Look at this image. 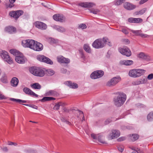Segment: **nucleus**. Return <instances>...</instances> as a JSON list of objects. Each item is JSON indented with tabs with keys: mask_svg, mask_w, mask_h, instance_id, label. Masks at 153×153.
<instances>
[{
	"mask_svg": "<svg viewBox=\"0 0 153 153\" xmlns=\"http://www.w3.org/2000/svg\"><path fill=\"white\" fill-rule=\"evenodd\" d=\"M97 138L98 141L100 142L103 144L106 143L104 141L103 139L102 138V136L100 135L98 136L97 137Z\"/></svg>",
	"mask_w": 153,
	"mask_h": 153,
	"instance_id": "obj_39",
	"label": "nucleus"
},
{
	"mask_svg": "<svg viewBox=\"0 0 153 153\" xmlns=\"http://www.w3.org/2000/svg\"><path fill=\"white\" fill-rule=\"evenodd\" d=\"M117 95L113 99L114 105L117 107H120L123 105L126 100V94L122 92L117 93Z\"/></svg>",
	"mask_w": 153,
	"mask_h": 153,
	"instance_id": "obj_1",
	"label": "nucleus"
},
{
	"mask_svg": "<svg viewBox=\"0 0 153 153\" xmlns=\"http://www.w3.org/2000/svg\"><path fill=\"white\" fill-rule=\"evenodd\" d=\"M90 12L94 14H97L100 12V10L97 9H91L90 10Z\"/></svg>",
	"mask_w": 153,
	"mask_h": 153,
	"instance_id": "obj_41",
	"label": "nucleus"
},
{
	"mask_svg": "<svg viewBox=\"0 0 153 153\" xmlns=\"http://www.w3.org/2000/svg\"><path fill=\"white\" fill-rule=\"evenodd\" d=\"M147 119L148 121H151L153 120V112H150L148 115Z\"/></svg>",
	"mask_w": 153,
	"mask_h": 153,
	"instance_id": "obj_32",
	"label": "nucleus"
},
{
	"mask_svg": "<svg viewBox=\"0 0 153 153\" xmlns=\"http://www.w3.org/2000/svg\"><path fill=\"white\" fill-rule=\"evenodd\" d=\"M58 30H59L58 31L60 32H64L65 31V28L62 27H59V29Z\"/></svg>",
	"mask_w": 153,
	"mask_h": 153,
	"instance_id": "obj_46",
	"label": "nucleus"
},
{
	"mask_svg": "<svg viewBox=\"0 0 153 153\" xmlns=\"http://www.w3.org/2000/svg\"><path fill=\"white\" fill-rule=\"evenodd\" d=\"M145 72L146 70L143 69H133L129 71L128 75L131 77L137 78L143 75Z\"/></svg>",
	"mask_w": 153,
	"mask_h": 153,
	"instance_id": "obj_3",
	"label": "nucleus"
},
{
	"mask_svg": "<svg viewBox=\"0 0 153 153\" xmlns=\"http://www.w3.org/2000/svg\"><path fill=\"white\" fill-rule=\"evenodd\" d=\"M53 18V19H63L65 18V17L62 14H57L54 15Z\"/></svg>",
	"mask_w": 153,
	"mask_h": 153,
	"instance_id": "obj_26",
	"label": "nucleus"
},
{
	"mask_svg": "<svg viewBox=\"0 0 153 153\" xmlns=\"http://www.w3.org/2000/svg\"><path fill=\"white\" fill-rule=\"evenodd\" d=\"M55 99L53 97H44L41 100L42 102H44L46 101H50L55 100Z\"/></svg>",
	"mask_w": 153,
	"mask_h": 153,
	"instance_id": "obj_31",
	"label": "nucleus"
},
{
	"mask_svg": "<svg viewBox=\"0 0 153 153\" xmlns=\"http://www.w3.org/2000/svg\"><path fill=\"white\" fill-rule=\"evenodd\" d=\"M0 56L8 64H11L13 63V59L10 57L7 52L5 51L0 50Z\"/></svg>",
	"mask_w": 153,
	"mask_h": 153,
	"instance_id": "obj_6",
	"label": "nucleus"
},
{
	"mask_svg": "<svg viewBox=\"0 0 153 153\" xmlns=\"http://www.w3.org/2000/svg\"><path fill=\"white\" fill-rule=\"evenodd\" d=\"M23 13V12L21 10H18L14 11H11L9 13L11 16L15 18H18Z\"/></svg>",
	"mask_w": 153,
	"mask_h": 153,
	"instance_id": "obj_12",
	"label": "nucleus"
},
{
	"mask_svg": "<svg viewBox=\"0 0 153 153\" xmlns=\"http://www.w3.org/2000/svg\"><path fill=\"white\" fill-rule=\"evenodd\" d=\"M59 106L58 103H56L53 108V109L55 110H57L59 109Z\"/></svg>",
	"mask_w": 153,
	"mask_h": 153,
	"instance_id": "obj_49",
	"label": "nucleus"
},
{
	"mask_svg": "<svg viewBox=\"0 0 153 153\" xmlns=\"http://www.w3.org/2000/svg\"><path fill=\"white\" fill-rule=\"evenodd\" d=\"M118 50L120 53L127 56H129L131 54L130 50L126 47H124L123 48H120Z\"/></svg>",
	"mask_w": 153,
	"mask_h": 153,
	"instance_id": "obj_9",
	"label": "nucleus"
},
{
	"mask_svg": "<svg viewBox=\"0 0 153 153\" xmlns=\"http://www.w3.org/2000/svg\"><path fill=\"white\" fill-rule=\"evenodd\" d=\"M145 54L143 53H140L138 55V57L139 58L143 60L145 56Z\"/></svg>",
	"mask_w": 153,
	"mask_h": 153,
	"instance_id": "obj_43",
	"label": "nucleus"
},
{
	"mask_svg": "<svg viewBox=\"0 0 153 153\" xmlns=\"http://www.w3.org/2000/svg\"><path fill=\"white\" fill-rule=\"evenodd\" d=\"M62 72L65 73L67 71V70L66 69H65L64 68H62L61 70Z\"/></svg>",
	"mask_w": 153,
	"mask_h": 153,
	"instance_id": "obj_64",
	"label": "nucleus"
},
{
	"mask_svg": "<svg viewBox=\"0 0 153 153\" xmlns=\"http://www.w3.org/2000/svg\"><path fill=\"white\" fill-rule=\"evenodd\" d=\"M34 26L37 28L42 30H45L47 27L46 25L42 22L37 21L34 23Z\"/></svg>",
	"mask_w": 153,
	"mask_h": 153,
	"instance_id": "obj_14",
	"label": "nucleus"
},
{
	"mask_svg": "<svg viewBox=\"0 0 153 153\" xmlns=\"http://www.w3.org/2000/svg\"><path fill=\"white\" fill-rule=\"evenodd\" d=\"M65 84L70 88L75 89L78 87V85L77 84L74 82H72L70 81L66 82Z\"/></svg>",
	"mask_w": 153,
	"mask_h": 153,
	"instance_id": "obj_20",
	"label": "nucleus"
},
{
	"mask_svg": "<svg viewBox=\"0 0 153 153\" xmlns=\"http://www.w3.org/2000/svg\"><path fill=\"white\" fill-rule=\"evenodd\" d=\"M125 139H126V138L125 137H120L119 138H118L117 139V140L118 141L120 142V141H123L125 140Z\"/></svg>",
	"mask_w": 153,
	"mask_h": 153,
	"instance_id": "obj_54",
	"label": "nucleus"
},
{
	"mask_svg": "<svg viewBox=\"0 0 153 153\" xmlns=\"http://www.w3.org/2000/svg\"><path fill=\"white\" fill-rule=\"evenodd\" d=\"M10 83L12 86L16 87L18 85L19 80L16 77H14L12 78Z\"/></svg>",
	"mask_w": 153,
	"mask_h": 153,
	"instance_id": "obj_23",
	"label": "nucleus"
},
{
	"mask_svg": "<svg viewBox=\"0 0 153 153\" xmlns=\"http://www.w3.org/2000/svg\"><path fill=\"white\" fill-rule=\"evenodd\" d=\"M22 45L25 47H27L32 49L35 43V40L31 39L24 40L22 41Z\"/></svg>",
	"mask_w": 153,
	"mask_h": 153,
	"instance_id": "obj_7",
	"label": "nucleus"
},
{
	"mask_svg": "<svg viewBox=\"0 0 153 153\" xmlns=\"http://www.w3.org/2000/svg\"><path fill=\"white\" fill-rule=\"evenodd\" d=\"M83 48L85 51L88 53H91V51L89 46L87 44H85L83 46Z\"/></svg>",
	"mask_w": 153,
	"mask_h": 153,
	"instance_id": "obj_30",
	"label": "nucleus"
},
{
	"mask_svg": "<svg viewBox=\"0 0 153 153\" xmlns=\"http://www.w3.org/2000/svg\"><path fill=\"white\" fill-rule=\"evenodd\" d=\"M111 121L112 120L110 119H108L105 121V125H107L111 122Z\"/></svg>",
	"mask_w": 153,
	"mask_h": 153,
	"instance_id": "obj_56",
	"label": "nucleus"
},
{
	"mask_svg": "<svg viewBox=\"0 0 153 153\" xmlns=\"http://www.w3.org/2000/svg\"><path fill=\"white\" fill-rule=\"evenodd\" d=\"M58 104H59V106H64L66 105V103L65 102H59L58 103Z\"/></svg>",
	"mask_w": 153,
	"mask_h": 153,
	"instance_id": "obj_53",
	"label": "nucleus"
},
{
	"mask_svg": "<svg viewBox=\"0 0 153 153\" xmlns=\"http://www.w3.org/2000/svg\"><path fill=\"white\" fill-rule=\"evenodd\" d=\"M120 135V132L118 130H112L109 134L111 139H114L119 137Z\"/></svg>",
	"mask_w": 153,
	"mask_h": 153,
	"instance_id": "obj_13",
	"label": "nucleus"
},
{
	"mask_svg": "<svg viewBox=\"0 0 153 153\" xmlns=\"http://www.w3.org/2000/svg\"><path fill=\"white\" fill-rule=\"evenodd\" d=\"M2 150L3 151L7 152L8 151V149L7 147H4L3 148H2Z\"/></svg>",
	"mask_w": 153,
	"mask_h": 153,
	"instance_id": "obj_63",
	"label": "nucleus"
},
{
	"mask_svg": "<svg viewBox=\"0 0 153 153\" xmlns=\"http://www.w3.org/2000/svg\"><path fill=\"white\" fill-rule=\"evenodd\" d=\"M6 97L4 95L0 94V100L5 99Z\"/></svg>",
	"mask_w": 153,
	"mask_h": 153,
	"instance_id": "obj_60",
	"label": "nucleus"
},
{
	"mask_svg": "<svg viewBox=\"0 0 153 153\" xmlns=\"http://www.w3.org/2000/svg\"><path fill=\"white\" fill-rule=\"evenodd\" d=\"M7 144L9 145H14L15 146H17L18 144L16 143L13 142L11 141H8Z\"/></svg>",
	"mask_w": 153,
	"mask_h": 153,
	"instance_id": "obj_45",
	"label": "nucleus"
},
{
	"mask_svg": "<svg viewBox=\"0 0 153 153\" xmlns=\"http://www.w3.org/2000/svg\"><path fill=\"white\" fill-rule=\"evenodd\" d=\"M91 136L93 139L96 140L97 138L96 135L94 134H91Z\"/></svg>",
	"mask_w": 153,
	"mask_h": 153,
	"instance_id": "obj_57",
	"label": "nucleus"
},
{
	"mask_svg": "<svg viewBox=\"0 0 153 153\" xmlns=\"http://www.w3.org/2000/svg\"><path fill=\"white\" fill-rule=\"evenodd\" d=\"M23 91L27 94L32 96L35 97H37L38 95L32 91L29 88L25 87L23 89Z\"/></svg>",
	"mask_w": 153,
	"mask_h": 153,
	"instance_id": "obj_17",
	"label": "nucleus"
},
{
	"mask_svg": "<svg viewBox=\"0 0 153 153\" xmlns=\"http://www.w3.org/2000/svg\"><path fill=\"white\" fill-rule=\"evenodd\" d=\"M126 0H115L114 1V4L115 5H119L121 4Z\"/></svg>",
	"mask_w": 153,
	"mask_h": 153,
	"instance_id": "obj_36",
	"label": "nucleus"
},
{
	"mask_svg": "<svg viewBox=\"0 0 153 153\" xmlns=\"http://www.w3.org/2000/svg\"><path fill=\"white\" fill-rule=\"evenodd\" d=\"M104 72L102 71H97L93 72L91 75L90 77L92 79H96L102 77L104 75Z\"/></svg>",
	"mask_w": 153,
	"mask_h": 153,
	"instance_id": "obj_10",
	"label": "nucleus"
},
{
	"mask_svg": "<svg viewBox=\"0 0 153 153\" xmlns=\"http://www.w3.org/2000/svg\"><path fill=\"white\" fill-rule=\"evenodd\" d=\"M80 53L81 54V58L83 59H84L85 58V56L84 55V54L83 52L81 51L80 52Z\"/></svg>",
	"mask_w": 153,
	"mask_h": 153,
	"instance_id": "obj_62",
	"label": "nucleus"
},
{
	"mask_svg": "<svg viewBox=\"0 0 153 153\" xmlns=\"http://www.w3.org/2000/svg\"><path fill=\"white\" fill-rule=\"evenodd\" d=\"M1 80L3 83H6L8 82L7 76L5 74L2 76Z\"/></svg>",
	"mask_w": 153,
	"mask_h": 153,
	"instance_id": "obj_35",
	"label": "nucleus"
},
{
	"mask_svg": "<svg viewBox=\"0 0 153 153\" xmlns=\"http://www.w3.org/2000/svg\"><path fill=\"white\" fill-rule=\"evenodd\" d=\"M123 42L126 44H128L130 43L129 41L127 39H123Z\"/></svg>",
	"mask_w": 153,
	"mask_h": 153,
	"instance_id": "obj_52",
	"label": "nucleus"
},
{
	"mask_svg": "<svg viewBox=\"0 0 153 153\" xmlns=\"http://www.w3.org/2000/svg\"><path fill=\"white\" fill-rule=\"evenodd\" d=\"M151 60V58L149 56L145 54V56L143 60H145L147 61H150Z\"/></svg>",
	"mask_w": 153,
	"mask_h": 153,
	"instance_id": "obj_42",
	"label": "nucleus"
},
{
	"mask_svg": "<svg viewBox=\"0 0 153 153\" xmlns=\"http://www.w3.org/2000/svg\"><path fill=\"white\" fill-rule=\"evenodd\" d=\"M131 31L134 34V35L136 36H140L141 33L142 32L141 30H131Z\"/></svg>",
	"mask_w": 153,
	"mask_h": 153,
	"instance_id": "obj_34",
	"label": "nucleus"
},
{
	"mask_svg": "<svg viewBox=\"0 0 153 153\" xmlns=\"http://www.w3.org/2000/svg\"><path fill=\"white\" fill-rule=\"evenodd\" d=\"M133 62L131 60H123L120 61V63L121 65H130L133 64Z\"/></svg>",
	"mask_w": 153,
	"mask_h": 153,
	"instance_id": "obj_22",
	"label": "nucleus"
},
{
	"mask_svg": "<svg viewBox=\"0 0 153 153\" xmlns=\"http://www.w3.org/2000/svg\"><path fill=\"white\" fill-rule=\"evenodd\" d=\"M146 10V8H144L139 11L136 12L135 14L136 15H142L143 14Z\"/></svg>",
	"mask_w": 153,
	"mask_h": 153,
	"instance_id": "obj_37",
	"label": "nucleus"
},
{
	"mask_svg": "<svg viewBox=\"0 0 153 153\" xmlns=\"http://www.w3.org/2000/svg\"><path fill=\"white\" fill-rule=\"evenodd\" d=\"M140 36L143 38H145L149 37H150V36L141 33Z\"/></svg>",
	"mask_w": 153,
	"mask_h": 153,
	"instance_id": "obj_48",
	"label": "nucleus"
},
{
	"mask_svg": "<svg viewBox=\"0 0 153 153\" xmlns=\"http://www.w3.org/2000/svg\"><path fill=\"white\" fill-rule=\"evenodd\" d=\"M37 59L39 60L45 62L47 64L52 65L53 62L49 58L43 55H40L38 56Z\"/></svg>",
	"mask_w": 153,
	"mask_h": 153,
	"instance_id": "obj_11",
	"label": "nucleus"
},
{
	"mask_svg": "<svg viewBox=\"0 0 153 153\" xmlns=\"http://www.w3.org/2000/svg\"><path fill=\"white\" fill-rule=\"evenodd\" d=\"M63 110L64 112H66L68 113L70 111V110L66 108H64L63 109Z\"/></svg>",
	"mask_w": 153,
	"mask_h": 153,
	"instance_id": "obj_58",
	"label": "nucleus"
},
{
	"mask_svg": "<svg viewBox=\"0 0 153 153\" xmlns=\"http://www.w3.org/2000/svg\"><path fill=\"white\" fill-rule=\"evenodd\" d=\"M147 79L149 80L153 79V74H149L147 76Z\"/></svg>",
	"mask_w": 153,
	"mask_h": 153,
	"instance_id": "obj_51",
	"label": "nucleus"
},
{
	"mask_svg": "<svg viewBox=\"0 0 153 153\" xmlns=\"http://www.w3.org/2000/svg\"><path fill=\"white\" fill-rule=\"evenodd\" d=\"M24 105H25L26 106L31 107H32V108H35V109H37L38 107L37 106H36V105L31 106V105H30L28 104H24Z\"/></svg>",
	"mask_w": 153,
	"mask_h": 153,
	"instance_id": "obj_55",
	"label": "nucleus"
},
{
	"mask_svg": "<svg viewBox=\"0 0 153 153\" xmlns=\"http://www.w3.org/2000/svg\"><path fill=\"white\" fill-rule=\"evenodd\" d=\"M5 30L10 33H12L16 32V28L13 27L9 26L6 27L5 28Z\"/></svg>",
	"mask_w": 153,
	"mask_h": 153,
	"instance_id": "obj_21",
	"label": "nucleus"
},
{
	"mask_svg": "<svg viewBox=\"0 0 153 153\" xmlns=\"http://www.w3.org/2000/svg\"><path fill=\"white\" fill-rule=\"evenodd\" d=\"M139 137V136L136 134H132L130 136L131 140L133 142L137 140Z\"/></svg>",
	"mask_w": 153,
	"mask_h": 153,
	"instance_id": "obj_29",
	"label": "nucleus"
},
{
	"mask_svg": "<svg viewBox=\"0 0 153 153\" xmlns=\"http://www.w3.org/2000/svg\"><path fill=\"white\" fill-rule=\"evenodd\" d=\"M149 0H141L139 2V4H142L144 3L147 1Z\"/></svg>",
	"mask_w": 153,
	"mask_h": 153,
	"instance_id": "obj_59",
	"label": "nucleus"
},
{
	"mask_svg": "<svg viewBox=\"0 0 153 153\" xmlns=\"http://www.w3.org/2000/svg\"><path fill=\"white\" fill-rule=\"evenodd\" d=\"M76 113L77 114V117L78 118H81V117L82 118V121L83 120H85L84 116L83 113L82 111H79V110H77L76 111Z\"/></svg>",
	"mask_w": 153,
	"mask_h": 153,
	"instance_id": "obj_25",
	"label": "nucleus"
},
{
	"mask_svg": "<svg viewBox=\"0 0 153 153\" xmlns=\"http://www.w3.org/2000/svg\"><path fill=\"white\" fill-rule=\"evenodd\" d=\"M29 71L31 74L36 76L42 77L45 74L44 71L43 70L36 67L30 68Z\"/></svg>",
	"mask_w": 153,
	"mask_h": 153,
	"instance_id": "obj_4",
	"label": "nucleus"
},
{
	"mask_svg": "<svg viewBox=\"0 0 153 153\" xmlns=\"http://www.w3.org/2000/svg\"><path fill=\"white\" fill-rule=\"evenodd\" d=\"M121 31L125 34H127L128 33V32L127 30L125 28H122Z\"/></svg>",
	"mask_w": 153,
	"mask_h": 153,
	"instance_id": "obj_47",
	"label": "nucleus"
},
{
	"mask_svg": "<svg viewBox=\"0 0 153 153\" xmlns=\"http://www.w3.org/2000/svg\"><path fill=\"white\" fill-rule=\"evenodd\" d=\"M120 80L121 78L120 77H114L107 82L106 85L109 87L114 86Z\"/></svg>",
	"mask_w": 153,
	"mask_h": 153,
	"instance_id": "obj_8",
	"label": "nucleus"
},
{
	"mask_svg": "<svg viewBox=\"0 0 153 153\" xmlns=\"http://www.w3.org/2000/svg\"><path fill=\"white\" fill-rule=\"evenodd\" d=\"M144 82H142L141 81H136L134 82H132V84L133 85H138L140 84H143Z\"/></svg>",
	"mask_w": 153,
	"mask_h": 153,
	"instance_id": "obj_44",
	"label": "nucleus"
},
{
	"mask_svg": "<svg viewBox=\"0 0 153 153\" xmlns=\"http://www.w3.org/2000/svg\"><path fill=\"white\" fill-rule=\"evenodd\" d=\"M31 86L33 88L39 89L41 88V85L38 83H35L31 85Z\"/></svg>",
	"mask_w": 153,
	"mask_h": 153,
	"instance_id": "obj_28",
	"label": "nucleus"
},
{
	"mask_svg": "<svg viewBox=\"0 0 153 153\" xmlns=\"http://www.w3.org/2000/svg\"><path fill=\"white\" fill-rule=\"evenodd\" d=\"M58 61L60 63H68L70 62L69 59L66 58L62 56H60L57 57Z\"/></svg>",
	"mask_w": 153,
	"mask_h": 153,
	"instance_id": "obj_19",
	"label": "nucleus"
},
{
	"mask_svg": "<svg viewBox=\"0 0 153 153\" xmlns=\"http://www.w3.org/2000/svg\"><path fill=\"white\" fill-rule=\"evenodd\" d=\"M135 151H136L137 153H143V151L138 148L136 149Z\"/></svg>",
	"mask_w": 153,
	"mask_h": 153,
	"instance_id": "obj_61",
	"label": "nucleus"
},
{
	"mask_svg": "<svg viewBox=\"0 0 153 153\" xmlns=\"http://www.w3.org/2000/svg\"><path fill=\"white\" fill-rule=\"evenodd\" d=\"M124 7L128 10H131L134 9L136 6L131 3L126 2L124 4Z\"/></svg>",
	"mask_w": 153,
	"mask_h": 153,
	"instance_id": "obj_18",
	"label": "nucleus"
},
{
	"mask_svg": "<svg viewBox=\"0 0 153 153\" xmlns=\"http://www.w3.org/2000/svg\"><path fill=\"white\" fill-rule=\"evenodd\" d=\"M107 39L104 37L102 40L101 39H97L93 42L92 44V46L95 48H102L106 44Z\"/></svg>",
	"mask_w": 153,
	"mask_h": 153,
	"instance_id": "obj_5",
	"label": "nucleus"
},
{
	"mask_svg": "<svg viewBox=\"0 0 153 153\" xmlns=\"http://www.w3.org/2000/svg\"><path fill=\"white\" fill-rule=\"evenodd\" d=\"M33 46L32 49L35 51H40L43 48L42 45L37 41H35V43Z\"/></svg>",
	"mask_w": 153,
	"mask_h": 153,
	"instance_id": "obj_15",
	"label": "nucleus"
},
{
	"mask_svg": "<svg viewBox=\"0 0 153 153\" xmlns=\"http://www.w3.org/2000/svg\"><path fill=\"white\" fill-rule=\"evenodd\" d=\"M46 72L47 75L49 76H51L55 73L54 71L51 69H48L46 70Z\"/></svg>",
	"mask_w": 153,
	"mask_h": 153,
	"instance_id": "obj_33",
	"label": "nucleus"
},
{
	"mask_svg": "<svg viewBox=\"0 0 153 153\" xmlns=\"http://www.w3.org/2000/svg\"><path fill=\"white\" fill-rule=\"evenodd\" d=\"M10 100L13 101H15L19 103L20 104H22L23 103H26L27 102V101L26 100H22L18 99H16L13 98H10Z\"/></svg>",
	"mask_w": 153,
	"mask_h": 153,
	"instance_id": "obj_27",
	"label": "nucleus"
},
{
	"mask_svg": "<svg viewBox=\"0 0 153 153\" xmlns=\"http://www.w3.org/2000/svg\"><path fill=\"white\" fill-rule=\"evenodd\" d=\"M58 95V93L54 90H50L46 93L47 96H57Z\"/></svg>",
	"mask_w": 153,
	"mask_h": 153,
	"instance_id": "obj_24",
	"label": "nucleus"
},
{
	"mask_svg": "<svg viewBox=\"0 0 153 153\" xmlns=\"http://www.w3.org/2000/svg\"><path fill=\"white\" fill-rule=\"evenodd\" d=\"M118 149L120 152H122L123 151L124 147L123 146H120L118 147Z\"/></svg>",
	"mask_w": 153,
	"mask_h": 153,
	"instance_id": "obj_50",
	"label": "nucleus"
},
{
	"mask_svg": "<svg viewBox=\"0 0 153 153\" xmlns=\"http://www.w3.org/2000/svg\"><path fill=\"white\" fill-rule=\"evenodd\" d=\"M87 26L85 24H80L79 25L78 28L82 29H84L86 28Z\"/></svg>",
	"mask_w": 153,
	"mask_h": 153,
	"instance_id": "obj_40",
	"label": "nucleus"
},
{
	"mask_svg": "<svg viewBox=\"0 0 153 153\" xmlns=\"http://www.w3.org/2000/svg\"><path fill=\"white\" fill-rule=\"evenodd\" d=\"M10 52L16 56L15 60L16 62L19 64H23L25 61V58L23 55L19 51L15 50H10Z\"/></svg>",
	"mask_w": 153,
	"mask_h": 153,
	"instance_id": "obj_2",
	"label": "nucleus"
},
{
	"mask_svg": "<svg viewBox=\"0 0 153 153\" xmlns=\"http://www.w3.org/2000/svg\"><path fill=\"white\" fill-rule=\"evenodd\" d=\"M79 6L85 8H90L95 6V4L91 2H81L79 3Z\"/></svg>",
	"mask_w": 153,
	"mask_h": 153,
	"instance_id": "obj_16",
	"label": "nucleus"
},
{
	"mask_svg": "<svg viewBox=\"0 0 153 153\" xmlns=\"http://www.w3.org/2000/svg\"><path fill=\"white\" fill-rule=\"evenodd\" d=\"M128 22L131 23H140L142 22L143 20H128Z\"/></svg>",
	"mask_w": 153,
	"mask_h": 153,
	"instance_id": "obj_38",
	"label": "nucleus"
}]
</instances>
